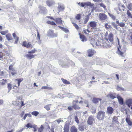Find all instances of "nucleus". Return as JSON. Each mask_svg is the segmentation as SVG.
Instances as JSON below:
<instances>
[{
	"mask_svg": "<svg viewBox=\"0 0 132 132\" xmlns=\"http://www.w3.org/2000/svg\"><path fill=\"white\" fill-rule=\"evenodd\" d=\"M108 39L111 42L113 41V35L112 33H110L108 36Z\"/></svg>",
	"mask_w": 132,
	"mask_h": 132,
	"instance_id": "nucleus-25",
	"label": "nucleus"
},
{
	"mask_svg": "<svg viewBox=\"0 0 132 132\" xmlns=\"http://www.w3.org/2000/svg\"><path fill=\"white\" fill-rule=\"evenodd\" d=\"M78 117H80V116H75V120L78 123H79Z\"/></svg>",
	"mask_w": 132,
	"mask_h": 132,
	"instance_id": "nucleus-48",
	"label": "nucleus"
},
{
	"mask_svg": "<svg viewBox=\"0 0 132 132\" xmlns=\"http://www.w3.org/2000/svg\"><path fill=\"white\" fill-rule=\"evenodd\" d=\"M90 14V13H89L85 16L83 22L84 24H86L88 22L89 19V16Z\"/></svg>",
	"mask_w": 132,
	"mask_h": 132,
	"instance_id": "nucleus-16",
	"label": "nucleus"
},
{
	"mask_svg": "<svg viewBox=\"0 0 132 132\" xmlns=\"http://www.w3.org/2000/svg\"><path fill=\"white\" fill-rule=\"evenodd\" d=\"M31 114L33 116H37L39 113L38 112L34 111L31 113Z\"/></svg>",
	"mask_w": 132,
	"mask_h": 132,
	"instance_id": "nucleus-46",
	"label": "nucleus"
},
{
	"mask_svg": "<svg viewBox=\"0 0 132 132\" xmlns=\"http://www.w3.org/2000/svg\"><path fill=\"white\" fill-rule=\"evenodd\" d=\"M85 126L84 125L81 124L78 126V129L79 130L83 131L85 128Z\"/></svg>",
	"mask_w": 132,
	"mask_h": 132,
	"instance_id": "nucleus-23",
	"label": "nucleus"
},
{
	"mask_svg": "<svg viewBox=\"0 0 132 132\" xmlns=\"http://www.w3.org/2000/svg\"><path fill=\"white\" fill-rule=\"evenodd\" d=\"M46 3L49 6H51L55 4L54 1L53 0H48L46 1Z\"/></svg>",
	"mask_w": 132,
	"mask_h": 132,
	"instance_id": "nucleus-9",
	"label": "nucleus"
},
{
	"mask_svg": "<svg viewBox=\"0 0 132 132\" xmlns=\"http://www.w3.org/2000/svg\"><path fill=\"white\" fill-rule=\"evenodd\" d=\"M73 107L72 106H69L68 107V109L70 111H71L72 110Z\"/></svg>",
	"mask_w": 132,
	"mask_h": 132,
	"instance_id": "nucleus-63",
	"label": "nucleus"
},
{
	"mask_svg": "<svg viewBox=\"0 0 132 132\" xmlns=\"http://www.w3.org/2000/svg\"><path fill=\"white\" fill-rule=\"evenodd\" d=\"M47 36L52 37H55L57 36L56 34L54 33L53 30H50L48 32Z\"/></svg>",
	"mask_w": 132,
	"mask_h": 132,
	"instance_id": "nucleus-4",
	"label": "nucleus"
},
{
	"mask_svg": "<svg viewBox=\"0 0 132 132\" xmlns=\"http://www.w3.org/2000/svg\"><path fill=\"white\" fill-rule=\"evenodd\" d=\"M56 121L58 123H60V122H63V120H61L60 119H57L56 120Z\"/></svg>",
	"mask_w": 132,
	"mask_h": 132,
	"instance_id": "nucleus-61",
	"label": "nucleus"
},
{
	"mask_svg": "<svg viewBox=\"0 0 132 132\" xmlns=\"http://www.w3.org/2000/svg\"><path fill=\"white\" fill-rule=\"evenodd\" d=\"M94 5V4L91 3L89 2H81L80 5V7H83L85 6H90L91 7H92Z\"/></svg>",
	"mask_w": 132,
	"mask_h": 132,
	"instance_id": "nucleus-5",
	"label": "nucleus"
},
{
	"mask_svg": "<svg viewBox=\"0 0 132 132\" xmlns=\"http://www.w3.org/2000/svg\"><path fill=\"white\" fill-rule=\"evenodd\" d=\"M125 23L123 22H119L118 24V26L121 27H123L125 26Z\"/></svg>",
	"mask_w": 132,
	"mask_h": 132,
	"instance_id": "nucleus-43",
	"label": "nucleus"
},
{
	"mask_svg": "<svg viewBox=\"0 0 132 132\" xmlns=\"http://www.w3.org/2000/svg\"><path fill=\"white\" fill-rule=\"evenodd\" d=\"M51 25H54L55 26H56L57 25L56 24L55 22L53 21H52L51 23Z\"/></svg>",
	"mask_w": 132,
	"mask_h": 132,
	"instance_id": "nucleus-64",
	"label": "nucleus"
},
{
	"mask_svg": "<svg viewBox=\"0 0 132 132\" xmlns=\"http://www.w3.org/2000/svg\"><path fill=\"white\" fill-rule=\"evenodd\" d=\"M19 102V103H17L16 101H13L12 102V104L13 105H14L15 106H18L19 103L20 102Z\"/></svg>",
	"mask_w": 132,
	"mask_h": 132,
	"instance_id": "nucleus-44",
	"label": "nucleus"
},
{
	"mask_svg": "<svg viewBox=\"0 0 132 132\" xmlns=\"http://www.w3.org/2000/svg\"><path fill=\"white\" fill-rule=\"evenodd\" d=\"M27 43L26 41H24L22 43V45L26 47Z\"/></svg>",
	"mask_w": 132,
	"mask_h": 132,
	"instance_id": "nucleus-60",
	"label": "nucleus"
},
{
	"mask_svg": "<svg viewBox=\"0 0 132 132\" xmlns=\"http://www.w3.org/2000/svg\"><path fill=\"white\" fill-rule=\"evenodd\" d=\"M116 53L120 57H125V56L126 55L125 53L120 50L119 47L118 48V50L116 52Z\"/></svg>",
	"mask_w": 132,
	"mask_h": 132,
	"instance_id": "nucleus-7",
	"label": "nucleus"
},
{
	"mask_svg": "<svg viewBox=\"0 0 132 132\" xmlns=\"http://www.w3.org/2000/svg\"><path fill=\"white\" fill-rule=\"evenodd\" d=\"M21 105L20 106L21 107H22V106L25 105V104L24 103V102L23 101H21Z\"/></svg>",
	"mask_w": 132,
	"mask_h": 132,
	"instance_id": "nucleus-62",
	"label": "nucleus"
},
{
	"mask_svg": "<svg viewBox=\"0 0 132 132\" xmlns=\"http://www.w3.org/2000/svg\"><path fill=\"white\" fill-rule=\"evenodd\" d=\"M103 47L106 48H109L111 46L110 43L108 41L104 42L103 44Z\"/></svg>",
	"mask_w": 132,
	"mask_h": 132,
	"instance_id": "nucleus-12",
	"label": "nucleus"
},
{
	"mask_svg": "<svg viewBox=\"0 0 132 132\" xmlns=\"http://www.w3.org/2000/svg\"><path fill=\"white\" fill-rule=\"evenodd\" d=\"M51 104H49L46 105L44 107L47 110L49 111L50 110V106Z\"/></svg>",
	"mask_w": 132,
	"mask_h": 132,
	"instance_id": "nucleus-35",
	"label": "nucleus"
},
{
	"mask_svg": "<svg viewBox=\"0 0 132 132\" xmlns=\"http://www.w3.org/2000/svg\"><path fill=\"white\" fill-rule=\"evenodd\" d=\"M76 19L77 20H79L81 18V14H78L75 17Z\"/></svg>",
	"mask_w": 132,
	"mask_h": 132,
	"instance_id": "nucleus-52",
	"label": "nucleus"
},
{
	"mask_svg": "<svg viewBox=\"0 0 132 132\" xmlns=\"http://www.w3.org/2000/svg\"><path fill=\"white\" fill-rule=\"evenodd\" d=\"M117 98L118 99L119 104L120 105H123L124 104L123 100V98L118 94L117 95Z\"/></svg>",
	"mask_w": 132,
	"mask_h": 132,
	"instance_id": "nucleus-8",
	"label": "nucleus"
},
{
	"mask_svg": "<svg viewBox=\"0 0 132 132\" xmlns=\"http://www.w3.org/2000/svg\"><path fill=\"white\" fill-rule=\"evenodd\" d=\"M94 61L96 62V64L100 65H102L104 63L103 60L100 58H98L96 59V60H94Z\"/></svg>",
	"mask_w": 132,
	"mask_h": 132,
	"instance_id": "nucleus-10",
	"label": "nucleus"
},
{
	"mask_svg": "<svg viewBox=\"0 0 132 132\" xmlns=\"http://www.w3.org/2000/svg\"><path fill=\"white\" fill-rule=\"evenodd\" d=\"M80 35V38L82 42H84L86 40L85 37L83 35L80 34L79 33V34Z\"/></svg>",
	"mask_w": 132,
	"mask_h": 132,
	"instance_id": "nucleus-27",
	"label": "nucleus"
},
{
	"mask_svg": "<svg viewBox=\"0 0 132 132\" xmlns=\"http://www.w3.org/2000/svg\"><path fill=\"white\" fill-rule=\"evenodd\" d=\"M101 100L102 99L101 98L94 97L93 98L92 101L94 103L97 104L98 102L99 101H101Z\"/></svg>",
	"mask_w": 132,
	"mask_h": 132,
	"instance_id": "nucleus-21",
	"label": "nucleus"
},
{
	"mask_svg": "<svg viewBox=\"0 0 132 132\" xmlns=\"http://www.w3.org/2000/svg\"><path fill=\"white\" fill-rule=\"evenodd\" d=\"M105 115V112L102 111H99L98 114V116H104Z\"/></svg>",
	"mask_w": 132,
	"mask_h": 132,
	"instance_id": "nucleus-38",
	"label": "nucleus"
},
{
	"mask_svg": "<svg viewBox=\"0 0 132 132\" xmlns=\"http://www.w3.org/2000/svg\"><path fill=\"white\" fill-rule=\"evenodd\" d=\"M96 22L95 21H91L88 23V27H90L93 29H96Z\"/></svg>",
	"mask_w": 132,
	"mask_h": 132,
	"instance_id": "nucleus-2",
	"label": "nucleus"
},
{
	"mask_svg": "<svg viewBox=\"0 0 132 132\" xmlns=\"http://www.w3.org/2000/svg\"><path fill=\"white\" fill-rule=\"evenodd\" d=\"M35 55H33L31 54H27L26 55V56L29 58V59H31L33 58H34Z\"/></svg>",
	"mask_w": 132,
	"mask_h": 132,
	"instance_id": "nucleus-31",
	"label": "nucleus"
},
{
	"mask_svg": "<svg viewBox=\"0 0 132 132\" xmlns=\"http://www.w3.org/2000/svg\"><path fill=\"white\" fill-rule=\"evenodd\" d=\"M95 52L94 50L89 49L88 51V56L89 57H91L93 55Z\"/></svg>",
	"mask_w": 132,
	"mask_h": 132,
	"instance_id": "nucleus-15",
	"label": "nucleus"
},
{
	"mask_svg": "<svg viewBox=\"0 0 132 132\" xmlns=\"http://www.w3.org/2000/svg\"><path fill=\"white\" fill-rule=\"evenodd\" d=\"M72 107L75 109H80V108L75 103H73Z\"/></svg>",
	"mask_w": 132,
	"mask_h": 132,
	"instance_id": "nucleus-30",
	"label": "nucleus"
},
{
	"mask_svg": "<svg viewBox=\"0 0 132 132\" xmlns=\"http://www.w3.org/2000/svg\"><path fill=\"white\" fill-rule=\"evenodd\" d=\"M37 37L36 39V42L38 44H40L41 43V42L40 40V35L38 30H37Z\"/></svg>",
	"mask_w": 132,
	"mask_h": 132,
	"instance_id": "nucleus-18",
	"label": "nucleus"
},
{
	"mask_svg": "<svg viewBox=\"0 0 132 132\" xmlns=\"http://www.w3.org/2000/svg\"><path fill=\"white\" fill-rule=\"evenodd\" d=\"M107 97L109 96L110 98L113 99L116 97V94L115 93L111 94V93H109L107 96Z\"/></svg>",
	"mask_w": 132,
	"mask_h": 132,
	"instance_id": "nucleus-22",
	"label": "nucleus"
},
{
	"mask_svg": "<svg viewBox=\"0 0 132 132\" xmlns=\"http://www.w3.org/2000/svg\"><path fill=\"white\" fill-rule=\"evenodd\" d=\"M71 132H77L78 129L74 126H72L70 128Z\"/></svg>",
	"mask_w": 132,
	"mask_h": 132,
	"instance_id": "nucleus-20",
	"label": "nucleus"
},
{
	"mask_svg": "<svg viewBox=\"0 0 132 132\" xmlns=\"http://www.w3.org/2000/svg\"><path fill=\"white\" fill-rule=\"evenodd\" d=\"M67 60H66L64 61H63L62 60H60L59 61V64L63 67H66L69 65V63H67Z\"/></svg>",
	"mask_w": 132,
	"mask_h": 132,
	"instance_id": "nucleus-3",
	"label": "nucleus"
},
{
	"mask_svg": "<svg viewBox=\"0 0 132 132\" xmlns=\"http://www.w3.org/2000/svg\"><path fill=\"white\" fill-rule=\"evenodd\" d=\"M61 80L63 83L66 84H70V82L67 80L64 79L63 78H61Z\"/></svg>",
	"mask_w": 132,
	"mask_h": 132,
	"instance_id": "nucleus-33",
	"label": "nucleus"
},
{
	"mask_svg": "<svg viewBox=\"0 0 132 132\" xmlns=\"http://www.w3.org/2000/svg\"><path fill=\"white\" fill-rule=\"evenodd\" d=\"M9 70L12 71H14V70L13 68V65L12 64H11L9 66Z\"/></svg>",
	"mask_w": 132,
	"mask_h": 132,
	"instance_id": "nucleus-54",
	"label": "nucleus"
},
{
	"mask_svg": "<svg viewBox=\"0 0 132 132\" xmlns=\"http://www.w3.org/2000/svg\"><path fill=\"white\" fill-rule=\"evenodd\" d=\"M97 118L100 120H102L103 119L104 116H102L101 117V116H97Z\"/></svg>",
	"mask_w": 132,
	"mask_h": 132,
	"instance_id": "nucleus-58",
	"label": "nucleus"
},
{
	"mask_svg": "<svg viewBox=\"0 0 132 132\" xmlns=\"http://www.w3.org/2000/svg\"><path fill=\"white\" fill-rule=\"evenodd\" d=\"M112 25L114 27V28L117 29L118 28L117 26L118 25L116 24V23L114 22H112L111 23Z\"/></svg>",
	"mask_w": 132,
	"mask_h": 132,
	"instance_id": "nucleus-45",
	"label": "nucleus"
},
{
	"mask_svg": "<svg viewBox=\"0 0 132 132\" xmlns=\"http://www.w3.org/2000/svg\"><path fill=\"white\" fill-rule=\"evenodd\" d=\"M96 41H95V39L94 38H92L90 40V44L91 45H92L93 46H94V43H95V42Z\"/></svg>",
	"mask_w": 132,
	"mask_h": 132,
	"instance_id": "nucleus-50",
	"label": "nucleus"
},
{
	"mask_svg": "<svg viewBox=\"0 0 132 132\" xmlns=\"http://www.w3.org/2000/svg\"><path fill=\"white\" fill-rule=\"evenodd\" d=\"M8 32V30H5V31H0V32L1 34L3 35H5Z\"/></svg>",
	"mask_w": 132,
	"mask_h": 132,
	"instance_id": "nucleus-42",
	"label": "nucleus"
},
{
	"mask_svg": "<svg viewBox=\"0 0 132 132\" xmlns=\"http://www.w3.org/2000/svg\"><path fill=\"white\" fill-rule=\"evenodd\" d=\"M12 35L14 39L15 40L14 43L15 44H16L17 43L19 39V37L16 36V34L14 32L13 34Z\"/></svg>",
	"mask_w": 132,
	"mask_h": 132,
	"instance_id": "nucleus-24",
	"label": "nucleus"
},
{
	"mask_svg": "<svg viewBox=\"0 0 132 132\" xmlns=\"http://www.w3.org/2000/svg\"><path fill=\"white\" fill-rule=\"evenodd\" d=\"M107 112L106 113L109 114L111 115L113 112L114 110L113 108L109 106L107 107Z\"/></svg>",
	"mask_w": 132,
	"mask_h": 132,
	"instance_id": "nucleus-11",
	"label": "nucleus"
},
{
	"mask_svg": "<svg viewBox=\"0 0 132 132\" xmlns=\"http://www.w3.org/2000/svg\"><path fill=\"white\" fill-rule=\"evenodd\" d=\"M127 8L130 11H132V3H130L128 5Z\"/></svg>",
	"mask_w": 132,
	"mask_h": 132,
	"instance_id": "nucleus-40",
	"label": "nucleus"
},
{
	"mask_svg": "<svg viewBox=\"0 0 132 132\" xmlns=\"http://www.w3.org/2000/svg\"><path fill=\"white\" fill-rule=\"evenodd\" d=\"M39 11L40 13L42 14H45L47 13V10L45 7L40 5L39 6Z\"/></svg>",
	"mask_w": 132,
	"mask_h": 132,
	"instance_id": "nucleus-6",
	"label": "nucleus"
},
{
	"mask_svg": "<svg viewBox=\"0 0 132 132\" xmlns=\"http://www.w3.org/2000/svg\"><path fill=\"white\" fill-rule=\"evenodd\" d=\"M6 37L8 41L12 39L13 38L12 37L10 33H8L6 35Z\"/></svg>",
	"mask_w": 132,
	"mask_h": 132,
	"instance_id": "nucleus-26",
	"label": "nucleus"
},
{
	"mask_svg": "<svg viewBox=\"0 0 132 132\" xmlns=\"http://www.w3.org/2000/svg\"><path fill=\"white\" fill-rule=\"evenodd\" d=\"M12 87V85L10 83H8L7 84V88L8 89V92L9 93Z\"/></svg>",
	"mask_w": 132,
	"mask_h": 132,
	"instance_id": "nucleus-39",
	"label": "nucleus"
},
{
	"mask_svg": "<svg viewBox=\"0 0 132 132\" xmlns=\"http://www.w3.org/2000/svg\"><path fill=\"white\" fill-rule=\"evenodd\" d=\"M126 121L129 125L130 126H131L132 125V122L130 120L129 118H126Z\"/></svg>",
	"mask_w": 132,
	"mask_h": 132,
	"instance_id": "nucleus-29",
	"label": "nucleus"
},
{
	"mask_svg": "<svg viewBox=\"0 0 132 132\" xmlns=\"http://www.w3.org/2000/svg\"><path fill=\"white\" fill-rule=\"evenodd\" d=\"M67 63H69V64L70 63L71 65H72V66H75V64L72 61L70 60H67Z\"/></svg>",
	"mask_w": 132,
	"mask_h": 132,
	"instance_id": "nucleus-37",
	"label": "nucleus"
},
{
	"mask_svg": "<svg viewBox=\"0 0 132 132\" xmlns=\"http://www.w3.org/2000/svg\"><path fill=\"white\" fill-rule=\"evenodd\" d=\"M59 27L62 30L65 32L67 33L69 31V30L67 28H65L64 27H61L60 26H59Z\"/></svg>",
	"mask_w": 132,
	"mask_h": 132,
	"instance_id": "nucleus-32",
	"label": "nucleus"
},
{
	"mask_svg": "<svg viewBox=\"0 0 132 132\" xmlns=\"http://www.w3.org/2000/svg\"><path fill=\"white\" fill-rule=\"evenodd\" d=\"M94 119L92 117H90L88 119L87 122L89 125H92L93 123Z\"/></svg>",
	"mask_w": 132,
	"mask_h": 132,
	"instance_id": "nucleus-17",
	"label": "nucleus"
},
{
	"mask_svg": "<svg viewBox=\"0 0 132 132\" xmlns=\"http://www.w3.org/2000/svg\"><path fill=\"white\" fill-rule=\"evenodd\" d=\"M126 103L129 108H130L132 104V99H129L126 101Z\"/></svg>",
	"mask_w": 132,
	"mask_h": 132,
	"instance_id": "nucleus-13",
	"label": "nucleus"
},
{
	"mask_svg": "<svg viewBox=\"0 0 132 132\" xmlns=\"http://www.w3.org/2000/svg\"><path fill=\"white\" fill-rule=\"evenodd\" d=\"M26 127L28 128L29 127L32 128V125L30 123H28L27 124Z\"/></svg>",
	"mask_w": 132,
	"mask_h": 132,
	"instance_id": "nucleus-56",
	"label": "nucleus"
},
{
	"mask_svg": "<svg viewBox=\"0 0 132 132\" xmlns=\"http://www.w3.org/2000/svg\"><path fill=\"white\" fill-rule=\"evenodd\" d=\"M56 23L59 24H62V21L61 20L60 18H57L55 19Z\"/></svg>",
	"mask_w": 132,
	"mask_h": 132,
	"instance_id": "nucleus-19",
	"label": "nucleus"
},
{
	"mask_svg": "<svg viewBox=\"0 0 132 132\" xmlns=\"http://www.w3.org/2000/svg\"><path fill=\"white\" fill-rule=\"evenodd\" d=\"M32 46L31 44L30 43H27V45H26V47L27 48H28L29 47H31Z\"/></svg>",
	"mask_w": 132,
	"mask_h": 132,
	"instance_id": "nucleus-59",
	"label": "nucleus"
},
{
	"mask_svg": "<svg viewBox=\"0 0 132 132\" xmlns=\"http://www.w3.org/2000/svg\"><path fill=\"white\" fill-rule=\"evenodd\" d=\"M36 51L35 50H32L31 51H29L28 52V53H35V52Z\"/></svg>",
	"mask_w": 132,
	"mask_h": 132,
	"instance_id": "nucleus-57",
	"label": "nucleus"
},
{
	"mask_svg": "<svg viewBox=\"0 0 132 132\" xmlns=\"http://www.w3.org/2000/svg\"><path fill=\"white\" fill-rule=\"evenodd\" d=\"M59 6H58V11L60 12V11H63L64 9V7L63 5H59L58 3Z\"/></svg>",
	"mask_w": 132,
	"mask_h": 132,
	"instance_id": "nucleus-28",
	"label": "nucleus"
},
{
	"mask_svg": "<svg viewBox=\"0 0 132 132\" xmlns=\"http://www.w3.org/2000/svg\"><path fill=\"white\" fill-rule=\"evenodd\" d=\"M63 130L64 132H69V125L68 123H66L65 125Z\"/></svg>",
	"mask_w": 132,
	"mask_h": 132,
	"instance_id": "nucleus-14",
	"label": "nucleus"
},
{
	"mask_svg": "<svg viewBox=\"0 0 132 132\" xmlns=\"http://www.w3.org/2000/svg\"><path fill=\"white\" fill-rule=\"evenodd\" d=\"M108 14L112 18V19L113 20H114L116 19V16L113 15L109 13H108Z\"/></svg>",
	"mask_w": 132,
	"mask_h": 132,
	"instance_id": "nucleus-49",
	"label": "nucleus"
},
{
	"mask_svg": "<svg viewBox=\"0 0 132 132\" xmlns=\"http://www.w3.org/2000/svg\"><path fill=\"white\" fill-rule=\"evenodd\" d=\"M117 89L118 90H124V88L122 87L119 86H117Z\"/></svg>",
	"mask_w": 132,
	"mask_h": 132,
	"instance_id": "nucleus-41",
	"label": "nucleus"
},
{
	"mask_svg": "<svg viewBox=\"0 0 132 132\" xmlns=\"http://www.w3.org/2000/svg\"><path fill=\"white\" fill-rule=\"evenodd\" d=\"M99 5L101 6V7H103L104 9L106 8V6L102 3H100Z\"/></svg>",
	"mask_w": 132,
	"mask_h": 132,
	"instance_id": "nucleus-55",
	"label": "nucleus"
},
{
	"mask_svg": "<svg viewBox=\"0 0 132 132\" xmlns=\"http://www.w3.org/2000/svg\"><path fill=\"white\" fill-rule=\"evenodd\" d=\"M94 45H96L97 46H100L101 45V43L98 40H97L95 42V43H94Z\"/></svg>",
	"mask_w": 132,
	"mask_h": 132,
	"instance_id": "nucleus-36",
	"label": "nucleus"
},
{
	"mask_svg": "<svg viewBox=\"0 0 132 132\" xmlns=\"http://www.w3.org/2000/svg\"><path fill=\"white\" fill-rule=\"evenodd\" d=\"M127 13L128 17L132 18V14L131 13L129 10H128L127 11Z\"/></svg>",
	"mask_w": 132,
	"mask_h": 132,
	"instance_id": "nucleus-47",
	"label": "nucleus"
},
{
	"mask_svg": "<svg viewBox=\"0 0 132 132\" xmlns=\"http://www.w3.org/2000/svg\"><path fill=\"white\" fill-rule=\"evenodd\" d=\"M98 17L100 20L103 22L105 21L107 18V16L103 13H100Z\"/></svg>",
	"mask_w": 132,
	"mask_h": 132,
	"instance_id": "nucleus-1",
	"label": "nucleus"
},
{
	"mask_svg": "<svg viewBox=\"0 0 132 132\" xmlns=\"http://www.w3.org/2000/svg\"><path fill=\"white\" fill-rule=\"evenodd\" d=\"M72 24H73V26L75 27V28L77 30H78L79 29L78 26L77 24L74 22H72Z\"/></svg>",
	"mask_w": 132,
	"mask_h": 132,
	"instance_id": "nucleus-53",
	"label": "nucleus"
},
{
	"mask_svg": "<svg viewBox=\"0 0 132 132\" xmlns=\"http://www.w3.org/2000/svg\"><path fill=\"white\" fill-rule=\"evenodd\" d=\"M15 80L17 81V83L18 84V86H19L20 83L22 81H23V78L17 79H16Z\"/></svg>",
	"mask_w": 132,
	"mask_h": 132,
	"instance_id": "nucleus-34",
	"label": "nucleus"
},
{
	"mask_svg": "<svg viewBox=\"0 0 132 132\" xmlns=\"http://www.w3.org/2000/svg\"><path fill=\"white\" fill-rule=\"evenodd\" d=\"M44 128L43 126L42 125H41L40 128L38 129V132H42Z\"/></svg>",
	"mask_w": 132,
	"mask_h": 132,
	"instance_id": "nucleus-51",
	"label": "nucleus"
}]
</instances>
